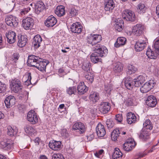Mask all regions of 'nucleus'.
<instances>
[{
	"mask_svg": "<svg viewBox=\"0 0 159 159\" xmlns=\"http://www.w3.org/2000/svg\"><path fill=\"white\" fill-rule=\"evenodd\" d=\"M107 53L108 50L105 46L98 44L96 46L95 52L91 55V61L94 63L101 61L102 59L99 57H105Z\"/></svg>",
	"mask_w": 159,
	"mask_h": 159,
	"instance_id": "f257e3e1",
	"label": "nucleus"
},
{
	"mask_svg": "<svg viewBox=\"0 0 159 159\" xmlns=\"http://www.w3.org/2000/svg\"><path fill=\"white\" fill-rule=\"evenodd\" d=\"M10 84L11 90L15 93L20 92L23 88L20 81L19 80L16 78L11 80Z\"/></svg>",
	"mask_w": 159,
	"mask_h": 159,
	"instance_id": "f03ea898",
	"label": "nucleus"
},
{
	"mask_svg": "<svg viewBox=\"0 0 159 159\" xmlns=\"http://www.w3.org/2000/svg\"><path fill=\"white\" fill-rule=\"evenodd\" d=\"M102 40L101 35L91 34H89L86 38L87 43L92 46L98 44Z\"/></svg>",
	"mask_w": 159,
	"mask_h": 159,
	"instance_id": "7ed1b4c3",
	"label": "nucleus"
},
{
	"mask_svg": "<svg viewBox=\"0 0 159 159\" xmlns=\"http://www.w3.org/2000/svg\"><path fill=\"white\" fill-rule=\"evenodd\" d=\"M122 16L124 20L132 22L135 21L136 19L134 13L128 10H125L122 12Z\"/></svg>",
	"mask_w": 159,
	"mask_h": 159,
	"instance_id": "20e7f679",
	"label": "nucleus"
},
{
	"mask_svg": "<svg viewBox=\"0 0 159 159\" xmlns=\"http://www.w3.org/2000/svg\"><path fill=\"white\" fill-rule=\"evenodd\" d=\"M156 83L152 80H150L146 82L140 88L141 92L143 93H146L149 91L155 85Z\"/></svg>",
	"mask_w": 159,
	"mask_h": 159,
	"instance_id": "39448f33",
	"label": "nucleus"
},
{
	"mask_svg": "<svg viewBox=\"0 0 159 159\" xmlns=\"http://www.w3.org/2000/svg\"><path fill=\"white\" fill-rule=\"evenodd\" d=\"M38 117L37 113L34 110L30 111L27 116V120L32 124H35L38 122Z\"/></svg>",
	"mask_w": 159,
	"mask_h": 159,
	"instance_id": "423d86ee",
	"label": "nucleus"
},
{
	"mask_svg": "<svg viewBox=\"0 0 159 159\" xmlns=\"http://www.w3.org/2000/svg\"><path fill=\"white\" fill-rule=\"evenodd\" d=\"M34 20L32 18L28 17L24 19L22 21V25L25 30H29L34 25Z\"/></svg>",
	"mask_w": 159,
	"mask_h": 159,
	"instance_id": "0eeeda50",
	"label": "nucleus"
},
{
	"mask_svg": "<svg viewBox=\"0 0 159 159\" xmlns=\"http://www.w3.org/2000/svg\"><path fill=\"white\" fill-rule=\"evenodd\" d=\"M72 129L75 130H77L80 134L84 133L86 131V128L84 125L81 122L74 123Z\"/></svg>",
	"mask_w": 159,
	"mask_h": 159,
	"instance_id": "6e6552de",
	"label": "nucleus"
},
{
	"mask_svg": "<svg viewBox=\"0 0 159 159\" xmlns=\"http://www.w3.org/2000/svg\"><path fill=\"white\" fill-rule=\"evenodd\" d=\"M110 108V104L107 102H102L99 105V111L104 114L107 113Z\"/></svg>",
	"mask_w": 159,
	"mask_h": 159,
	"instance_id": "1a4fd4ad",
	"label": "nucleus"
},
{
	"mask_svg": "<svg viewBox=\"0 0 159 159\" xmlns=\"http://www.w3.org/2000/svg\"><path fill=\"white\" fill-rule=\"evenodd\" d=\"M13 143L9 139H5L1 142L0 147L5 150H10L13 146Z\"/></svg>",
	"mask_w": 159,
	"mask_h": 159,
	"instance_id": "9d476101",
	"label": "nucleus"
},
{
	"mask_svg": "<svg viewBox=\"0 0 159 159\" xmlns=\"http://www.w3.org/2000/svg\"><path fill=\"white\" fill-rule=\"evenodd\" d=\"M135 143L132 139H128L123 145V148L126 151L131 150L135 146Z\"/></svg>",
	"mask_w": 159,
	"mask_h": 159,
	"instance_id": "9b49d317",
	"label": "nucleus"
},
{
	"mask_svg": "<svg viewBox=\"0 0 159 159\" xmlns=\"http://www.w3.org/2000/svg\"><path fill=\"white\" fill-rule=\"evenodd\" d=\"M39 60H42V59L34 55L29 56L27 62L28 65L30 66L35 67Z\"/></svg>",
	"mask_w": 159,
	"mask_h": 159,
	"instance_id": "f8f14e48",
	"label": "nucleus"
},
{
	"mask_svg": "<svg viewBox=\"0 0 159 159\" xmlns=\"http://www.w3.org/2000/svg\"><path fill=\"white\" fill-rule=\"evenodd\" d=\"M5 22L8 25L16 26L18 25L17 18L12 15L7 16L5 18Z\"/></svg>",
	"mask_w": 159,
	"mask_h": 159,
	"instance_id": "ddd939ff",
	"label": "nucleus"
},
{
	"mask_svg": "<svg viewBox=\"0 0 159 159\" xmlns=\"http://www.w3.org/2000/svg\"><path fill=\"white\" fill-rule=\"evenodd\" d=\"M144 28L142 25L140 24H137L133 27L132 28L133 34L136 36L141 35L143 32Z\"/></svg>",
	"mask_w": 159,
	"mask_h": 159,
	"instance_id": "4468645a",
	"label": "nucleus"
},
{
	"mask_svg": "<svg viewBox=\"0 0 159 159\" xmlns=\"http://www.w3.org/2000/svg\"><path fill=\"white\" fill-rule=\"evenodd\" d=\"M82 29V26L78 22L72 24L70 28V31L72 33L79 34L81 32Z\"/></svg>",
	"mask_w": 159,
	"mask_h": 159,
	"instance_id": "2eb2a0df",
	"label": "nucleus"
},
{
	"mask_svg": "<svg viewBox=\"0 0 159 159\" xmlns=\"http://www.w3.org/2000/svg\"><path fill=\"white\" fill-rule=\"evenodd\" d=\"M61 146V143L59 141L52 140L50 141L49 144V148L54 151H58L60 150Z\"/></svg>",
	"mask_w": 159,
	"mask_h": 159,
	"instance_id": "dca6fc26",
	"label": "nucleus"
},
{
	"mask_svg": "<svg viewBox=\"0 0 159 159\" xmlns=\"http://www.w3.org/2000/svg\"><path fill=\"white\" fill-rule=\"evenodd\" d=\"M57 20L55 17L52 15L48 17L45 20L44 23L46 26L48 27H52L57 23Z\"/></svg>",
	"mask_w": 159,
	"mask_h": 159,
	"instance_id": "f3484780",
	"label": "nucleus"
},
{
	"mask_svg": "<svg viewBox=\"0 0 159 159\" xmlns=\"http://www.w3.org/2000/svg\"><path fill=\"white\" fill-rule=\"evenodd\" d=\"M97 135L99 137L104 136L106 134V131L104 126L101 123H99L96 129Z\"/></svg>",
	"mask_w": 159,
	"mask_h": 159,
	"instance_id": "a211bd4d",
	"label": "nucleus"
},
{
	"mask_svg": "<svg viewBox=\"0 0 159 159\" xmlns=\"http://www.w3.org/2000/svg\"><path fill=\"white\" fill-rule=\"evenodd\" d=\"M16 34L15 32L10 30L6 34V37L7 39V42L10 44L14 43L16 41Z\"/></svg>",
	"mask_w": 159,
	"mask_h": 159,
	"instance_id": "6ab92c4d",
	"label": "nucleus"
},
{
	"mask_svg": "<svg viewBox=\"0 0 159 159\" xmlns=\"http://www.w3.org/2000/svg\"><path fill=\"white\" fill-rule=\"evenodd\" d=\"M146 103L148 107H153L157 105V101L156 97L152 95H151L148 97Z\"/></svg>",
	"mask_w": 159,
	"mask_h": 159,
	"instance_id": "aec40b11",
	"label": "nucleus"
},
{
	"mask_svg": "<svg viewBox=\"0 0 159 159\" xmlns=\"http://www.w3.org/2000/svg\"><path fill=\"white\" fill-rule=\"evenodd\" d=\"M15 98L13 96L10 95L7 97L4 102L7 108H10L15 103Z\"/></svg>",
	"mask_w": 159,
	"mask_h": 159,
	"instance_id": "412c9836",
	"label": "nucleus"
},
{
	"mask_svg": "<svg viewBox=\"0 0 159 159\" xmlns=\"http://www.w3.org/2000/svg\"><path fill=\"white\" fill-rule=\"evenodd\" d=\"M78 93L79 95L84 94L88 90V88L84 82H80L77 86Z\"/></svg>",
	"mask_w": 159,
	"mask_h": 159,
	"instance_id": "4be33fe9",
	"label": "nucleus"
},
{
	"mask_svg": "<svg viewBox=\"0 0 159 159\" xmlns=\"http://www.w3.org/2000/svg\"><path fill=\"white\" fill-rule=\"evenodd\" d=\"M115 6L113 0H106L105 3V9L106 11H112Z\"/></svg>",
	"mask_w": 159,
	"mask_h": 159,
	"instance_id": "5701e85b",
	"label": "nucleus"
},
{
	"mask_svg": "<svg viewBox=\"0 0 159 159\" xmlns=\"http://www.w3.org/2000/svg\"><path fill=\"white\" fill-rule=\"evenodd\" d=\"M25 133L29 135L33 136L36 134V131L35 128L32 126L27 125L24 127Z\"/></svg>",
	"mask_w": 159,
	"mask_h": 159,
	"instance_id": "b1692460",
	"label": "nucleus"
},
{
	"mask_svg": "<svg viewBox=\"0 0 159 159\" xmlns=\"http://www.w3.org/2000/svg\"><path fill=\"white\" fill-rule=\"evenodd\" d=\"M123 65L119 62H117L113 64V70L114 72L119 73L123 70Z\"/></svg>",
	"mask_w": 159,
	"mask_h": 159,
	"instance_id": "393cba45",
	"label": "nucleus"
},
{
	"mask_svg": "<svg viewBox=\"0 0 159 159\" xmlns=\"http://www.w3.org/2000/svg\"><path fill=\"white\" fill-rule=\"evenodd\" d=\"M48 63V62L47 63L44 61H42V60H39L35 67L41 71L43 72H45L46 66Z\"/></svg>",
	"mask_w": 159,
	"mask_h": 159,
	"instance_id": "a878e982",
	"label": "nucleus"
},
{
	"mask_svg": "<svg viewBox=\"0 0 159 159\" xmlns=\"http://www.w3.org/2000/svg\"><path fill=\"white\" fill-rule=\"evenodd\" d=\"M35 12L38 14L45 8V6L43 2L39 1L35 5Z\"/></svg>",
	"mask_w": 159,
	"mask_h": 159,
	"instance_id": "bb28decb",
	"label": "nucleus"
},
{
	"mask_svg": "<svg viewBox=\"0 0 159 159\" xmlns=\"http://www.w3.org/2000/svg\"><path fill=\"white\" fill-rule=\"evenodd\" d=\"M145 81V77L142 75L139 76L137 78L134 80L135 86L138 87L140 86Z\"/></svg>",
	"mask_w": 159,
	"mask_h": 159,
	"instance_id": "cd10ccee",
	"label": "nucleus"
},
{
	"mask_svg": "<svg viewBox=\"0 0 159 159\" xmlns=\"http://www.w3.org/2000/svg\"><path fill=\"white\" fill-rule=\"evenodd\" d=\"M42 42V39L39 35L38 34L35 36L33 39V42L35 48H37L39 47Z\"/></svg>",
	"mask_w": 159,
	"mask_h": 159,
	"instance_id": "c85d7f7f",
	"label": "nucleus"
},
{
	"mask_svg": "<svg viewBox=\"0 0 159 159\" xmlns=\"http://www.w3.org/2000/svg\"><path fill=\"white\" fill-rule=\"evenodd\" d=\"M150 134L146 130H142L139 135V138L144 141H146L149 139Z\"/></svg>",
	"mask_w": 159,
	"mask_h": 159,
	"instance_id": "c756f323",
	"label": "nucleus"
},
{
	"mask_svg": "<svg viewBox=\"0 0 159 159\" xmlns=\"http://www.w3.org/2000/svg\"><path fill=\"white\" fill-rule=\"evenodd\" d=\"M18 37L17 45L20 48L24 47L27 42V38L24 35H21L20 37L18 36Z\"/></svg>",
	"mask_w": 159,
	"mask_h": 159,
	"instance_id": "7c9ffc66",
	"label": "nucleus"
},
{
	"mask_svg": "<svg viewBox=\"0 0 159 159\" xmlns=\"http://www.w3.org/2000/svg\"><path fill=\"white\" fill-rule=\"evenodd\" d=\"M127 120L128 123L129 124L135 123L136 121V117L134 113L131 112H129L127 116Z\"/></svg>",
	"mask_w": 159,
	"mask_h": 159,
	"instance_id": "2f4dec72",
	"label": "nucleus"
},
{
	"mask_svg": "<svg viewBox=\"0 0 159 159\" xmlns=\"http://www.w3.org/2000/svg\"><path fill=\"white\" fill-rule=\"evenodd\" d=\"M89 99L90 101L93 103H96L99 99V95L96 92H92L89 96Z\"/></svg>",
	"mask_w": 159,
	"mask_h": 159,
	"instance_id": "473e14b6",
	"label": "nucleus"
},
{
	"mask_svg": "<svg viewBox=\"0 0 159 159\" xmlns=\"http://www.w3.org/2000/svg\"><path fill=\"white\" fill-rule=\"evenodd\" d=\"M146 46L145 42L144 41H139L137 42L135 45V49L137 52L143 50Z\"/></svg>",
	"mask_w": 159,
	"mask_h": 159,
	"instance_id": "72a5a7b5",
	"label": "nucleus"
},
{
	"mask_svg": "<svg viewBox=\"0 0 159 159\" xmlns=\"http://www.w3.org/2000/svg\"><path fill=\"white\" fill-rule=\"evenodd\" d=\"M7 134L11 136H14L17 132V129L15 126L12 127L11 125L7 126Z\"/></svg>",
	"mask_w": 159,
	"mask_h": 159,
	"instance_id": "f704fd0d",
	"label": "nucleus"
},
{
	"mask_svg": "<svg viewBox=\"0 0 159 159\" xmlns=\"http://www.w3.org/2000/svg\"><path fill=\"white\" fill-rule=\"evenodd\" d=\"M55 14L58 16L61 17L65 14V7L64 6L61 5L57 7L55 10Z\"/></svg>",
	"mask_w": 159,
	"mask_h": 159,
	"instance_id": "c9c22d12",
	"label": "nucleus"
},
{
	"mask_svg": "<svg viewBox=\"0 0 159 159\" xmlns=\"http://www.w3.org/2000/svg\"><path fill=\"white\" fill-rule=\"evenodd\" d=\"M126 41V38L124 37L118 38L116 42L115 43V46L116 48H118L125 44Z\"/></svg>",
	"mask_w": 159,
	"mask_h": 159,
	"instance_id": "e433bc0d",
	"label": "nucleus"
},
{
	"mask_svg": "<svg viewBox=\"0 0 159 159\" xmlns=\"http://www.w3.org/2000/svg\"><path fill=\"white\" fill-rule=\"evenodd\" d=\"M146 54L148 58L155 59L156 58L157 55L156 53L150 48H148L146 52Z\"/></svg>",
	"mask_w": 159,
	"mask_h": 159,
	"instance_id": "4c0bfd02",
	"label": "nucleus"
},
{
	"mask_svg": "<svg viewBox=\"0 0 159 159\" xmlns=\"http://www.w3.org/2000/svg\"><path fill=\"white\" fill-rule=\"evenodd\" d=\"M133 83L132 79L130 78H125V85L126 88L129 90H131L133 87Z\"/></svg>",
	"mask_w": 159,
	"mask_h": 159,
	"instance_id": "58836bf2",
	"label": "nucleus"
},
{
	"mask_svg": "<svg viewBox=\"0 0 159 159\" xmlns=\"http://www.w3.org/2000/svg\"><path fill=\"white\" fill-rule=\"evenodd\" d=\"M120 133L119 129H116L114 130L111 134V137L112 140L113 141H116L119 136V134Z\"/></svg>",
	"mask_w": 159,
	"mask_h": 159,
	"instance_id": "ea45409f",
	"label": "nucleus"
},
{
	"mask_svg": "<svg viewBox=\"0 0 159 159\" xmlns=\"http://www.w3.org/2000/svg\"><path fill=\"white\" fill-rule=\"evenodd\" d=\"M122 154L119 149L117 148H115L113 154V158L114 159L121 158L122 156Z\"/></svg>",
	"mask_w": 159,
	"mask_h": 159,
	"instance_id": "a19ab883",
	"label": "nucleus"
},
{
	"mask_svg": "<svg viewBox=\"0 0 159 159\" xmlns=\"http://www.w3.org/2000/svg\"><path fill=\"white\" fill-rule=\"evenodd\" d=\"M143 127L146 129L151 130L153 127V124L150 120L147 119L143 123Z\"/></svg>",
	"mask_w": 159,
	"mask_h": 159,
	"instance_id": "79ce46f5",
	"label": "nucleus"
},
{
	"mask_svg": "<svg viewBox=\"0 0 159 159\" xmlns=\"http://www.w3.org/2000/svg\"><path fill=\"white\" fill-rule=\"evenodd\" d=\"M137 70V69L134 66L129 65L127 67L126 73L127 75H130L134 73Z\"/></svg>",
	"mask_w": 159,
	"mask_h": 159,
	"instance_id": "37998d69",
	"label": "nucleus"
},
{
	"mask_svg": "<svg viewBox=\"0 0 159 159\" xmlns=\"http://www.w3.org/2000/svg\"><path fill=\"white\" fill-rule=\"evenodd\" d=\"M66 92L67 94L70 95L72 94H75L77 92V88L76 86H73L67 88L66 89Z\"/></svg>",
	"mask_w": 159,
	"mask_h": 159,
	"instance_id": "c03bdc74",
	"label": "nucleus"
},
{
	"mask_svg": "<svg viewBox=\"0 0 159 159\" xmlns=\"http://www.w3.org/2000/svg\"><path fill=\"white\" fill-rule=\"evenodd\" d=\"M124 22L123 20H117L116 23V27L118 31H121L123 29Z\"/></svg>",
	"mask_w": 159,
	"mask_h": 159,
	"instance_id": "a18cd8bd",
	"label": "nucleus"
},
{
	"mask_svg": "<svg viewBox=\"0 0 159 159\" xmlns=\"http://www.w3.org/2000/svg\"><path fill=\"white\" fill-rule=\"evenodd\" d=\"M90 67L91 63L89 62L84 61L83 63L82 68L84 70L88 72L90 70Z\"/></svg>",
	"mask_w": 159,
	"mask_h": 159,
	"instance_id": "49530a36",
	"label": "nucleus"
},
{
	"mask_svg": "<svg viewBox=\"0 0 159 159\" xmlns=\"http://www.w3.org/2000/svg\"><path fill=\"white\" fill-rule=\"evenodd\" d=\"M85 78L89 84L92 83L93 81V75L90 72H88L87 74L85 75Z\"/></svg>",
	"mask_w": 159,
	"mask_h": 159,
	"instance_id": "de8ad7c7",
	"label": "nucleus"
},
{
	"mask_svg": "<svg viewBox=\"0 0 159 159\" xmlns=\"http://www.w3.org/2000/svg\"><path fill=\"white\" fill-rule=\"evenodd\" d=\"M134 102V98L133 96L129 97L125 101V103L126 105L128 106H132Z\"/></svg>",
	"mask_w": 159,
	"mask_h": 159,
	"instance_id": "09e8293b",
	"label": "nucleus"
},
{
	"mask_svg": "<svg viewBox=\"0 0 159 159\" xmlns=\"http://www.w3.org/2000/svg\"><path fill=\"white\" fill-rule=\"evenodd\" d=\"M77 14V11L74 7H72L69 10V16L70 17H74Z\"/></svg>",
	"mask_w": 159,
	"mask_h": 159,
	"instance_id": "8fccbe9b",
	"label": "nucleus"
},
{
	"mask_svg": "<svg viewBox=\"0 0 159 159\" xmlns=\"http://www.w3.org/2000/svg\"><path fill=\"white\" fill-rule=\"evenodd\" d=\"M7 88L6 84L0 81V93L5 92Z\"/></svg>",
	"mask_w": 159,
	"mask_h": 159,
	"instance_id": "3c124183",
	"label": "nucleus"
},
{
	"mask_svg": "<svg viewBox=\"0 0 159 159\" xmlns=\"http://www.w3.org/2000/svg\"><path fill=\"white\" fill-rule=\"evenodd\" d=\"M112 86L111 85H107L105 86L104 92L108 96L110 94V92Z\"/></svg>",
	"mask_w": 159,
	"mask_h": 159,
	"instance_id": "603ef678",
	"label": "nucleus"
},
{
	"mask_svg": "<svg viewBox=\"0 0 159 159\" xmlns=\"http://www.w3.org/2000/svg\"><path fill=\"white\" fill-rule=\"evenodd\" d=\"M52 159H65L63 156L60 153L54 154Z\"/></svg>",
	"mask_w": 159,
	"mask_h": 159,
	"instance_id": "864d4df0",
	"label": "nucleus"
},
{
	"mask_svg": "<svg viewBox=\"0 0 159 159\" xmlns=\"http://www.w3.org/2000/svg\"><path fill=\"white\" fill-rule=\"evenodd\" d=\"M30 10V7L25 8L22 9L20 11V14L21 15H25Z\"/></svg>",
	"mask_w": 159,
	"mask_h": 159,
	"instance_id": "5fc2aeb1",
	"label": "nucleus"
},
{
	"mask_svg": "<svg viewBox=\"0 0 159 159\" xmlns=\"http://www.w3.org/2000/svg\"><path fill=\"white\" fill-rule=\"evenodd\" d=\"M104 153V150L103 149H101L98 152H96L94 153V155L95 157L98 158H100L102 156V154Z\"/></svg>",
	"mask_w": 159,
	"mask_h": 159,
	"instance_id": "6e6d98bb",
	"label": "nucleus"
},
{
	"mask_svg": "<svg viewBox=\"0 0 159 159\" xmlns=\"http://www.w3.org/2000/svg\"><path fill=\"white\" fill-rule=\"evenodd\" d=\"M137 9L142 11L143 13L145 12L146 9L144 5L141 3H140L138 5Z\"/></svg>",
	"mask_w": 159,
	"mask_h": 159,
	"instance_id": "4d7b16f0",
	"label": "nucleus"
},
{
	"mask_svg": "<svg viewBox=\"0 0 159 159\" xmlns=\"http://www.w3.org/2000/svg\"><path fill=\"white\" fill-rule=\"evenodd\" d=\"M62 136L64 137H67L69 136V134L66 129H63L61 131V133Z\"/></svg>",
	"mask_w": 159,
	"mask_h": 159,
	"instance_id": "13d9d810",
	"label": "nucleus"
},
{
	"mask_svg": "<svg viewBox=\"0 0 159 159\" xmlns=\"http://www.w3.org/2000/svg\"><path fill=\"white\" fill-rule=\"evenodd\" d=\"M116 120L119 122H121L122 120V116L121 114H117L116 116Z\"/></svg>",
	"mask_w": 159,
	"mask_h": 159,
	"instance_id": "bf43d9fd",
	"label": "nucleus"
},
{
	"mask_svg": "<svg viewBox=\"0 0 159 159\" xmlns=\"http://www.w3.org/2000/svg\"><path fill=\"white\" fill-rule=\"evenodd\" d=\"M154 48L156 49H159V38L156 39L155 41Z\"/></svg>",
	"mask_w": 159,
	"mask_h": 159,
	"instance_id": "052dcab7",
	"label": "nucleus"
},
{
	"mask_svg": "<svg viewBox=\"0 0 159 159\" xmlns=\"http://www.w3.org/2000/svg\"><path fill=\"white\" fill-rule=\"evenodd\" d=\"M24 77L26 78H28L26 81L31 82L30 81L31 79V77L30 73H28L27 74L25 75Z\"/></svg>",
	"mask_w": 159,
	"mask_h": 159,
	"instance_id": "680f3d73",
	"label": "nucleus"
},
{
	"mask_svg": "<svg viewBox=\"0 0 159 159\" xmlns=\"http://www.w3.org/2000/svg\"><path fill=\"white\" fill-rule=\"evenodd\" d=\"M5 46V44L2 42V36L0 34V48H4Z\"/></svg>",
	"mask_w": 159,
	"mask_h": 159,
	"instance_id": "e2e57ef3",
	"label": "nucleus"
},
{
	"mask_svg": "<svg viewBox=\"0 0 159 159\" xmlns=\"http://www.w3.org/2000/svg\"><path fill=\"white\" fill-rule=\"evenodd\" d=\"M94 137V136L93 134H89L87 136L88 140V141L92 140L93 139Z\"/></svg>",
	"mask_w": 159,
	"mask_h": 159,
	"instance_id": "0e129e2a",
	"label": "nucleus"
},
{
	"mask_svg": "<svg viewBox=\"0 0 159 159\" xmlns=\"http://www.w3.org/2000/svg\"><path fill=\"white\" fill-rule=\"evenodd\" d=\"M13 56L14 57L13 60H14V61L16 62V61L18 60L19 58L18 54L16 53H14L13 55Z\"/></svg>",
	"mask_w": 159,
	"mask_h": 159,
	"instance_id": "69168bd1",
	"label": "nucleus"
},
{
	"mask_svg": "<svg viewBox=\"0 0 159 159\" xmlns=\"http://www.w3.org/2000/svg\"><path fill=\"white\" fill-rule=\"evenodd\" d=\"M34 141L36 145H38L40 141V139L39 138H36L34 140Z\"/></svg>",
	"mask_w": 159,
	"mask_h": 159,
	"instance_id": "338daca9",
	"label": "nucleus"
},
{
	"mask_svg": "<svg viewBox=\"0 0 159 159\" xmlns=\"http://www.w3.org/2000/svg\"><path fill=\"white\" fill-rule=\"evenodd\" d=\"M156 12L159 18V5L156 7Z\"/></svg>",
	"mask_w": 159,
	"mask_h": 159,
	"instance_id": "774afa93",
	"label": "nucleus"
}]
</instances>
